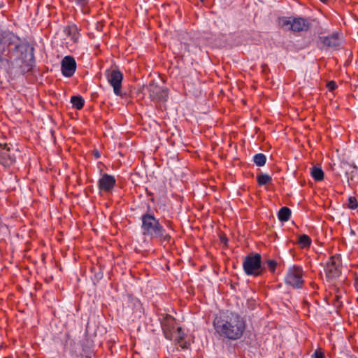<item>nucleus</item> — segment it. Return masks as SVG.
<instances>
[{"instance_id":"obj_1","label":"nucleus","mask_w":358,"mask_h":358,"mask_svg":"<svg viewBox=\"0 0 358 358\" xmlns=\"http://www.w3.org/2000/svg\"><path fill=\"white\" fill-rule=\"evenodd\" d=\"M0 62L8 64L10 77L24 75L33 69L34 48L13 31L0 29Z\"/></svg>"},{"instance_id":"obj_2","label":"nucleus","mask_w":358,"mask_h":358,"mask_svg":"<svg viewBox=\"0 0 358 358\" xmlns=\"http://www.w3.org/2000/svg\"><path fill=\"white\" fill-rule=\"evenodd\" d=\"M215 332L220 336L236 341L241 338L245 330V320L234 312H226L213 321Z\"/></svg>"},{"instance_id":"obj_3","label":"nucleus","mask_w":358,"mask_h":358,"mask_svg":"<svg viewBox=\"0 0 358 358\" xmlns=\"http://www.w3.org/2000/svg\"><path fill=\"white\" fill-rule=\"evenodd\" d=\"M141 232L144 237L149 238L151 240L155 239L161 243H169L171 240L170 231L173 230L171 228L166 230L162 224L159 219H157L151 212L150 207L148 210L143 213L141 217Z\"/></svg>"},{"instance_id":"obj_4","label":"nucleus","mask_w":358,"mask_h":358,"mask_svg":"<svg viewBox=\"0 0 358 358\" xmlns=\"http://www.w3.org/2000/svg\"><path fill=\"white\" fill-rule=\"evenodd\" d=\"M243 268L246 275L255 277L262 275L265 271V268L262 266V257L259 253L245 256Z\"/></svg>"},{"instance_id":"obj_5","label":"nucleus","mask_w":358,"mask_h":358,"mask_svg":"<svg viewBox=\"0 0 358 358\" xmlns=\"http://www.w3.org/2000/svg\"><path fill=\"white\" fill-rule=\"evenodd\" d=\"M285 282L294 289L301 288L304 283L302 268L297 266L289 267L285 277Z\"/></svg>"},{"instance_id":"obj_6","label":"nucleus","mask_w":358,"mask_h":358,"mask_svg":"<svg viewBox=\"0 0 358 358\" xmlns=\"http://www.w3.org/2000/svg\"><path fill=\"white\" fill-rule=\"evenodd\" d=\"M324 271L327 278L333 280L338 278L341 273V259L339 255L331 256L327 262Z\"/></svg>"},{"instance_id":"obj_7","label":"nucleus","mask_w":358,"mask_h":358,"mask_svg":"<svg viewBox=\"0 0 358 358\" xmlns=\"http://www.w3.org/2000/svg\"><path fill=\"white\" fill-rule=\"evenodd\" d=\"M105 76L108 82L113 87L114 93L117 96H122V82L123 80V75L117 69H107L105 71Z\"/></svg>"},{"instance_id":"obj_8","label":"nucleus","mask_w":358,"mask_h":358,"mask_svg":"<svg viewBox=\"0 0 358 358\" xmlns=\"http://www.w3.org/2000/svg\"><path fill=\"white\" fill-rule=\"evenodd\" d=\"M149 96L154 101H166L168 99V89L159 86L155 81H151L146 86Z\"/></svg>"},{"instance_id":"obj_9","label":"nucleus","mask_w":358,"mask_h":358,"mask_svg":"<svg viewBox=\"0 0 358 358\" xmlns=\"http://www.w3.org/2000/svg\"><path fill=\"white\" fill-rule=\"evenodd\" d=\"M344 37L343 34L341 31H336L327 36H320L319 41L324 46L336 49L339 47Z\"/></svg>"},{"instance_id":"obj_10","label":"nucleus","mask_w":358,"mask_h":358,"mask_svg":"<svg viewBox=\"0 0 358 358\" xmlns=\"http://www.w3.org/2000/svg\"><path fill=\"white\" fill-rule=\"evenodd\" d=\"M116 185V180L113 176L103 173L98 180V188L100 192H110Z\"/></svg>"},{"instance_id":"obj_11","label":"nucleus","mask_w":358,"mask_h":358,"mask_svg":"<svg viewBox=\"0 0 358 358\" xmlns=\"http://www.w3.org/2000/svg\"><path fill=\"white\" fill-rule=\"evenodd\" d=\"M61 70L64 76L71 77L76 70V62L71 56H66L62 61Z\"/></svg>"},{"instance_id":"obj_12","label":"nucleus","mask_w":358,"mask_h":358,"mask_svg":"<svg viewBox=\"0 0 358 358\" xmlns=\"http://www.w3.org/2000/svg\"><path fill=\"white\" fill-rule=\"evenodd\" d=\"M344 166L348 182L350 186H353L358 182L357 167L348 164H344Z\"/></svg>"},{"instance_id":"obj_13","label":"nucleus","mask_w":358,"mask_h":358,"mask_svg":"<svg viewBox=\"0 0 358 358\" xmlns=\"http://www.w3.org/2000/svg\"><path fill=\"white\" fill-rule=\"evenodd\" d=\"M65 34L70 37L73 42L78 41L80 37L79 29L76 24H68L64 29Z\"/></svg>"},{"instance_id":"obj_14","label":"nucleus","mask_w":358,"mask_h":358,"mask_svg":"<svg viewBox=\"0 0 358 358\" xmlns=\"http://www.w3.org/2000/svg\"><path fill=\"white\" fill-rule=\"evenodd\" d=\"M81 345L83 355L90 357L92 354L93 341L86 336Z\"/></svg>"},{"instance_id":"obj_15","label":"nucleus","mask_w":358,"mask_h":358,"mask_svg":"<svg viewBox=\"0 0 358 358\" xmlns=\"http://www.w3.org/2000/svg\"><path fill=\"white\" fill-rule=\"evenodd\" d=\"M291 216V210L287 207H282L278 214V217L280 221L287 222L289 220Z\"/></svg>"},{"instance_id":"obj_16","label":"nucleus","mask_w":358,"mask_h":358,"mask_svg":"<svg viewBox=\"0 0 358 358\" xmlns=\"http://www.w3.org/2000/svg\"><path fill=\"white\" fill-rule=\"evenodd\" d=\"M311 176L315 181H321L324 179V172L320 167L313 166L310 171Z\"/></svg>"},{"instance_id":"obj_17","label":"nucleus","mask_w":358,"mask_h":358,"mask_svg":"<svg viewBox=\"0 0 358 358\" xmlns=\"http://www.w3.org/2000/svg\"><path fill=\"white\" fill-rule=\"evenodd\" d=\"M309 24H283V26H287L288 29H291L293 31H301L307 30L308 29Z\"/></svg>"},{"instance_id":"obj_18","label":"nucleus","mask_w":358,"mask_h":358,"mask_svg":"<svg viewBox=\"0 0 358 358\" xmlns=\"http://www.w3.org/2000/svg\"><path fill=\"white\" fill-rule=\"evenodd\" d=\"M71 102L74 108L80 110L84 106L85 100L80 96H73L71 98Z\"/></svg>"},{"instance_id":"obj_19","label":"nucleus","mask_w":358,"mask_h":358,"mask_svg":"<svg viewBox=\"0 0 358 358\" xmlns=\"http://www.w3.org/2000/svg\"><path fill=\"white\" fill-rule=\"evenodd\" d=\"M257 180L259 185H265L271 182V177L266 173H261L257 176Z\"/></svg>"},{"instance_id":"obj_20","label":"nucleus","mask_w":358,"mask_h":358,"mask_svg":"<svg viewBox=\"0 0 358 358\" xmlns=\"http://www.w3.org/2000/svg\"><path fill=\"white\" fill-rule=\"evenodd\" d=\"M298 243L301 248H307L310 245L311 239L308 235L303 234L299 236Z\"/></svg>"},{"instance_id":"obj_21","label":"nucleus","mask_w":358,"mask_h":358,"mask_svg":"<svg viewBox=\"0 0 358 358\" xmlns=\"http://www.w3.org/2000/svg\"><path fill=\"white\" fill-rule=\"evenodd\" d=\"M254 163L258 166H263L266 162V157L262 153L256 154L253 157Z\"/></svg>"},{"instance_id":"obj_22","label":"nucleus","mask_w":358,"mask_h":358,"mask_svg":"<svg viewBox=\"0 0 358 358\" xmlns=\"http://www.w3.org/2000/svg\"><path fill=\"white\" fill-rule=\"evenodd\" d=\"M345 205L350 209H356L358 206V202L355 196H349Z\"/></svg>"},{"instance_id":"obj_23","label":"nucleus","mask_w":358,"mask_h":358,"mask_svg":"<svg viewBox=\"0 0 358 358\" xmlns=\"http://www.w3.org/2000/svg\"><path fill=\"white\" fill-rule=\"evenodd\" d=\"M76 5L80 7L83 13H86L87 9L85 10V6L88 4L89 0H74Z\"/></svg>"},{"instance_id":"obj_24","label":"nucleus","mask_w":358,"mask_h":358,"mask_svg":"<svg viewBox=\"0 0 358 358\" xmlns=\"http://www.w3.org/2000/svg\"><path fill=\"white\" fill-rule=\"evenodd\" d=\"M267 266L271 273H274L277 266V262L273 259H268L266 262Z\"/></svg>"},{"instance_id":"obj_25","label":"nucleus","mask_w":358,"mask_h":358,"mask_svg":"<svg viewBox=\"0 0 358 358\" xmlns=\"http://www.w3.org/2000/svg\"><path fill=\"white\" fill-rule=\"evenodd\" d=\"M282 22H294V23H296V22H304V20L303 19L299 17V18H292L291 19V17H284L283 20H282Z\"/></svg>"},{"instance_id":"obj_26","label":"nucleus","mask_w":358,"mask_h":358,"mask_svg":"<svg viewBox=\"0 0 358 358\" xmlns=\"http://www.w3.org/2000/svg\"><path fill=\"white\" fill-rule=\"evenodd\" d=\"M311 358H324V354L320 349H317L311 355Z\"/></svg>"},{"instance_id":"obj_27","label":"nucleus","mask_w":358,"mask_h":358,"mask_svg":"<svg viewBox=\"0 0 358 358\" xmlns=\"http://www.w3.org/2000/svg\"><path fill=\"white\" fill-rule=\"evenodd\" d=\"M337 85L334 81H330L327 83V87L330 91H333L336 88Z\"/></svg>"},{"instance_id":"obj_28","label":"nucleus","mask_w":358,"mask_h":358,"mask_svg":"<svg viewBox=\"0 0 358 358\" xmlns=\"http://www.w3.org/2000/svg\"><path fill=\"white\" fill-rule=\"evenodd\" d=\"M355 287L358 290V272L355 273Z\"/></svg>"},{"instance_id":"obj_29","label":"nucleus","mask_w":358,"mask_h":358,"mask_svg":"<svg viewBox=\"0 0 358 358\" xmlns=\"http://www.w3.org/2000/svg\"><path fill=\"white\" fill-rule=\"evenodd\" d=\"M94 25L96 26V29L97 30H101V28L102 27V24H94Z\"/></svg>"},{"instance_id":"obj_30","label":"nucleus","mask_w":358,"mask_h":358,"mask_svg":"<svg viewBox=\"0 0 358 358\" xmlns=\"http://www.w3.org/2000/svg\"><path fill=\"white\" fill-rule=\"evenodd\" d=\"M335 299H336V301L337 302H338V301H339V296H338V295H336V296H335Z\"/></svg>"},{"instance_id":"obj_31","label":"nucleus","mask_w":358,"mask_h":358,"mask_svg":"<svg viewBox=\"0 0 358 358\" xmlns=\"http://www.w3.org/2000/svg\"><path fill=\"white\" fill-rule=\"evenodd\" d=\"M177 331H178V333L180 334V331H182V329H181V327H178V328H177Z\"/></svg>"},{"instance_id":"obj_32","label":"nucleus","mask_w":358,"mask_h":358,"mask_svg":"<svg viewBox=\"0 0 358 358\" xmlns=\"http://www.w3.org/2000/svg\"><path fill=\"white\" fill-rule=\"evenodd\" d=\"M95 156H96V158L99 157V152H96L95 153Z\"/></svg>"},{"instance_id":"obj_33","label":"nucleus","mask_w":358,"mask_h":358,"mask_svg":"<svg viewBox=\"0 0 358 358\" xmlns=\"http://www.w3.org/2000/svg\"><path fill=\"white\" fill-rule=\"evenodd\" d=\"M2 146H3L2 144L0 143V149L2 148Z\"/></svg>"},{"instance_id":"obj_34","label":"nucleus","mask_w":358,"mask_h":358,"mask_svg":"<svg viewBox=\"0 0 358 358\" xmlns=\"http://www.w3.org/2000/svg\"><path fill=\"white\" fill-rule=\"evenodd\" d=\"M322 2H325L327 0H320Z\"/></svg>"}]
</instances>
